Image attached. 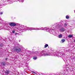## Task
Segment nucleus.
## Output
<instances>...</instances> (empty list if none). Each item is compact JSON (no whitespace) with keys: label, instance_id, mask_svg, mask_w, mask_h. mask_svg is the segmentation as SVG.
I'll return each instance as SVG.
<instances>
[{"label":"nucleus","instance_id":"f257e3e1","mask_svg":"<svg viewBox=\"0 0 75 75\" xmlns=\"http://www.w3.org/2000/svg\"><path fill=\"white\" fill-rule=\"evenodd\" d=\"M20 26L19 28H18V29L19 31H22L21 32H23V31H32V30H45V28H29L23 25H19Z\"/></svg>","mask_w":75,"mask_h":75},{"label":"nucleus","instance_id":"f03ea898","mask_svg":"<svg viewBox=\"0 0 75 75\" xmlns=\"http://www.w3.org/2000/svg\"><path fill=\"white\" fill-rule=\"evenodd\" d=\"M60 27V25H59L58 24H55V26H53L52 27V33L54 35H56V34H58L57 33V32L55 31H54L53 30H55L56 28H58Z\"/></svg>","mask_w":75,"mask_h":75},{"label":"nucleus","instance_id":"7ed1b4c3","mask_svg":"<svg viewBox=\"0 0 75 75\" xmlns=\"http://www.w3.org/2000/svg\"><path fill=\"white\" fill-rule=\"evenodd\" d=\"M40 54L39 55V57H42L43 56L45 57V56H49L50 55H51V54L49 53H47V52L44 51L42 50L40 52Z\"/></svg>","mask_w":75,"mask_h":75},{"label":"nucleus","instance_id":"20e7f679","mask_svg":"<svg viewBox=\"0 0 75 75\" xmlns=\"http://www.w3.org/2000/svg\"><path fill=\"white\" fill-rule=\"evenodd\" d=\"M12 51L13 52H16L17 53H19L21 51V49L20 48L15 47L12 50Z\"/></svg>","mask_w":75,"mask_h":75},{"label":"nucleus","instance_id":"39448f33","mask_svg":"<svg viewBox=\"0 0 75 75\" xmlns=\"http://www.w3.org/2000/svg\"><path fill=\"white\" fill-rule=\"evenodd\" d=\"M45 30L46 31L49 33H50L51 31V29L48 27H45Z\"/></svg>","mask_w":75,"mask_h":75},{"label":"nucleus","instance_id":"423d86ee","mask_svg":"<svg viewBox=\"0 0 75 75\" xmlns=\"http://www.w3.org/2000/svg\"><path fill=\"white\" fill-rule=\"evenodd\" d=\"M6 1V0H0V6H3L4 4L3 3Z\"/></svg>","mask_w":75,"mask_h":75},{"label":"nucleus","instance_id":"0eeeda50","mask_svg":"<svg viewBox=\"0 0 75 75\" xmlns=\"http://www.w3.org/2000/svg\"><path fill=\"white\" fill-rule=\"evenodd\" d=\"M60 55H62L63 56V59L64 61H67L66 59H67V56H66L65 55H64L62 54H61Z\"/></svg>","mask_w":75,"mask_h":75},{"label":"nucleus","instance_id":"6e6552de","mask_svg":"<svg viewBox=\"0 0 75 75\" xmlns=\"http://www.w3.org/2000/svg\"><path fill=\"white\" fill-rule=\"evenodd\" d=\"M9 25L12 27H15L17 25L15 23H9Z\"/></svg>","mask_w":75,"mask_h":75},{"label":"nucleus","instance_id":"1a4fd4ad","mask_svg":"<svg viewBox=\"0 0 75 75\" xmlns=\"http://www.w3.org/2000/svg\"><path fill=\"white\" fill-rule=\"evenodd\" d=\"M65 30L64 28H62L60 29V31H61V32H64V31H65Z\"/></svg>","mask_w":75,"mask_h":75},{"label":"nucleus","instance_id":"9d476101","mask_svg":"<svg viewBox=\"0 0 75 75\" xmlns=\"http://www.w3.org/2000/svg\"><path fill=\"white\" fill-rule=\"evenodd\" d=\"M51 56L52 55V56H56V53H52L51 54H50Z\"/></svg>","mask_w":75,"mask_h":75},{"label":"nucleus","instance_id":"9b49d317","mask_svg":"<svg viewBox=\"0 0 75 75\" xmlns=\"http://www.w3.org/2000/svg\"><path fill=\"white\" fill-rule=\"evenodd\" d=\"M62 37V34H60L59 35H58V38H61Z\"/></svg>","mask_w":75,"mask_h":75},{"label":"nucleus","instance_id":"f8f14e48","mask_svg":"<svg viewBox=\"0 0 75 75\" xmlns=\"http://www.w3.org/2000/svg\"><path fill=\"white\" fill-rule=\"evenodd\" d=\"M68 37L69 38H72L73 37V35H69L68 36Z\"/></svg>","mask_w":75,"mask_h":75},{"label":"nucleus","instance_id":"ddd939ff","mask_svg":"<svg viewBox=\"0 0 75 75\" xmlns=\"http://www.w3.org/2000/svg\"><path fill=\"white\" fill-rule=\"evenodd\" d=\"M8 74H9V71H7L5 72V74L6 75H8Z\"/></svg>","mask_w":75,"mask_h":75},{"label":"nucleus","instance_id":"4468645a","mask_svg":"<svg viewBox=\"0 0 75 75\" xmlns=\"http://www.w3.org/2000/svg\"><path fill=\"white\" fill-rule=\"evenodd\" d=\"M5 64H6V62H3L2 63V65H5Z\"/></svg>","mask_w":75,"mask_h":75},{"label":"nucleus","instance_id":"2eb2a0df","mask_svg":"<svg viewBox=\"0 0 75 75\" xmlns=\"http://www.w3.org/2000/svg\"><path fill=\"white\" fill-rule=\"evenodd\" d=\"M37 59V57H34L33 58V59H34V60H36V59Z\"/></svg>","mask_w":75,"mask_h":75},{"label":"nucleus","instance_id":"dca6fc26","mask_svg":"<svg viewBox=\"0 0 75 75\" xmlns=\"http://www.w3.org/2000/svg\"><path fill=\"white\" fill-rule=\"evenodd\" d=\"M59 54L58 53H56V56H57V57H58L59 55Z\"/></svg>","mask_w":75,"mask_h":75},{"label":"nucleus","instance_id":"f3484780","mask_svg":"<svg viewBox=\"0 0 75 75\" xmlns=\"http://www.w3.org/2000/svg\"><path fill=\"white\" fill-rule=\"evenodd\" d=\"M48 44H46L45 45L44 48H47V47H48Z\"/></svg>","mask_w":75,"mask_h":75},{"label":"nucleus","instance_id":"a211bd4d","mask_svg":"<svg viewBox=\"0 0 75 75\" xmlns=\"http://www.w3.org/2000/svg\"><path fill=\"white\" fill-rule=\"evenodd\" d=\"M69 16H68V15H67L66 16V18L67 19H68V18H69Z\"/></svg>","mask_w":75,"mask_h":75},{"label":"nucleus","instance_id":"6ab92c4d","mask_svg":"<svg viewBox=\"0 0 75 75\" xmlns=\"http://www.w3.org/2000/svg\"><path fill=\"white\" fill-rule=\"evenodd\" d=\"M64 25L65 27H67V23H65L64 24Z\"/></svg>","mask_w":75,"mask_h":75},{"label":"nucleus","instance_id":"aec40b11","mask_svg":"<svg viewBox=\"0 0 75 75\" xmlns=\"http://www.w3.org/2000/svg\"><path fill=\"white\" fill-rule=\"evenodd\" d=\"M65 40L64 39H63L62 40V43H63V42H65Z\"/></svg>","mask_w":75,"mask_h":75},{"label":"nucleus","instance_id":"412c9836","mask_svg":"<svg viewBox=\"0 0 75 75\" xmlns=\"http://www.w3.org/2000/svg\"><path fill=\"white\" fill-rule=\"evenodd\" d=\"M18 1H21L22 2H23L24 1V0H18Z\"/></svg>","mask_w":75,"mask_h":75},{"label":"nucleus","instance_id":"4be33fe9","mask_svg":"<svg viewBox=\"0 0 75 75\" xmlns=\"http://www.w3.org/2000/svg\"><path fill=\"white\" fill-rule=\"evenodd\" d=\"M0 47H3V44H1L0 45Z\"/></svg>","mask_w":75,"mask_h":75},{"label":"nucleus","instance_id":"5701e85b","mask_svg":"<svg viewBox=\"0 0 75 75\" xmlns=\"http://www.w3.org/2000/svg\"><path fill=\"white\" fill-rule=\"evenodd\" d=\"M5 21H1V23H3V24H4V23H5Z\"/></svg>","mask_w":75,"mask_h":75},{"label":"nucleus","instance_id":"b1692460","mask_svg":"<svg viewBox=\"0 0 75 75\" xmlns=\"http://www.w3.org/2000/svg\"><path fill=\"white\" fill-rule=\"evenodd\" d=\"M12 33H13V34H14V33H15V31H14V30H13V31H12Z\"/></svg>","mask_w":75,"mask_h":75},{"label":"nucleus","instance_id":"393cba45","mask_svg":"<svg viewBox=\"0 0 75 75\" xmlns=\"http://www.w3.org/2000/svg\"><path fill=\"white\" fill-rule=\"evenodd\" d=\"M4 24H5V25H6V24H7V23H6V21H5V22L4 23Z\"/></svg>","mask_w":75,"mask_h":75},{"label":"nucleus","instance_id":"a878e982","mask_svg":"<svg viewBox=\"0 0 75 75\" xmlns=\"http://www.w3.org/2000/svg\"><path fill=\"white\" fill-rule=\"evenodd\" d=\"M7 1H11V0H7Z\"/></svg>","mask_w":75,"mask_h":75},{"label":"nucleus","instance_id":"bb28decb","mask_svg":"<svg viewBox=\"0 0 75 75\" xmlns=\"http://www.w3.org/2000/svg\"><path fill=\"white\" fill-rule=\"evenodd\" d=\"M3 12H1L0 13V14H3Z\"/></svg>","mask_w":75,"mask_h":75},{"label":"nucleus","instance_id":"cd10ccee","mask_svg":"<svg viewBox=\"0 0 75 75\" xmlns=\"http://www.w3.org/2000/svg\"><path fill=\"white\" fill-rule=\"evenodd\" d=\"M17 34H18V33H15V35H17Z\"/></svg>","mask_w":75,"mask_h":75},{"label":"nucleus","instance_id":"c85d7f7f","mask_svg":"<svg viewBox=\"0 0 75 75\" xmlns=\"http://www.w3.org/2000/svg\"><path fill=\"white\" fill-rule=\"evenodd\" d=\"M32 73H34V74H35V73L34 71H32Z\"/></svg>","mask_w":75,"mask_h":75},{"label":"nucleus","instance_id":"c756f323","mask_svg":"<svg viewBox=\"0 0 75 75\" xmlns=\"http://www.w3.org/2000/svg\"><path fill=\"white\" fill-rule=\"evenodd\" d=\"M6 24H8V22L6 21Z\"/></svg>","mask_w":75,"mask_h":75},{"label":"nucleus","instance_id":"7c9ffc66","mask_svg":"<svg viewBox=\"0 0 75 75\" xmlns=\"http://www.w3.org/2000/svg\"><path fill=\"white\" fill-rule=\"evenodd\" d=\"M7 59H8V58H6V60H7Z\"/></svg>","mask_w":75,"mask_h":75},{"label":"nucleus","instance_id":"2f4dec72","mask_svg":"<svg viewBox=\"0 0 75 75\" xmlns=\"http://www.w3.org/2000/svg\"><path fill=\"white\" fill-rule=\"evenodd\" d=\"M27 66H28V65H26V67H27Z\"/></svg>","mask_w":75,"mask_h":75},{"label":"nucleus","instance_id":"473e14b6","mask_svg":"<svg viewBox=\"0 0 75 75\" xmlns=\"http://www.w3.org/2000/svg\"><path fill=\"white\" fill-rule=\"evenodd\" d=\"M19 42H20V40H19Z\"/></svg>","mask_w":75,"mask_h":75},{"label":"nucleus","instance_id":"72a5a7b5","mask_svg":"<svg viewBox=\"0 0 75 75\" xmlns=\"http://www.w3.org/2000/svg\"><path fill=\"white\" fill-rule=\"evenodd\" d=\"M1 56V55L0 54V57Z\"/></svg>","mask_w":75,"mask_h":75},{"label":"nucleus","instance_id":"f704fd0d","mask_svg":"<svg viewBox=\"0 0 75 75\" xmlns=\"http://www.w3.org/2000/svg\"><path fill=\"white\" fill-rule=\"evenodd\" d=\"M0 30H1V28H0Z\"/></svg>","mask_w":75,"mask_h":75},{"label":"nucleus","instance_id":"c9c22d12","mask_svg":"<svg viewBox=\"0 0 75 75\" xmlns=\"http://www.w3.org/2000/svg\"><path fill=\"white\" fill-rule=\"evenodd\" d=\"M15 43H16V42Z\"/></svg>","mask_w":75,"mask_h":75}]
</instances>
